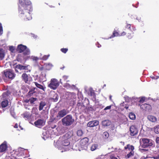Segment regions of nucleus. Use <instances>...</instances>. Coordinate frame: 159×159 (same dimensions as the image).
<instances>
[{"mask_svg":"<svg viewBox=\"0 0 159 159\" xmlns=\"http://www.w3.org/2000/svg\"><path fill=\"white\" fill-rule=\"evenodd\" d=\"M19 0V12L25 20L32 19L30 12L32 11L31 2L29 0H24V2Z\"/></svg>","mask_w":159,"mask_h":159,"instance_id":"nucleus-1","label":"nucleus"},{"mask_svg":"<svg viewBox=\"0 0 159 159\" xmlns=\"http://www.w3.org/2000/svg\"><path fill=\"white\" fill-rule=\"evenodd\" d=\"M70 136L68 133L61 136L58 140L56 142H54V145L61 152L68 151L72 149L70 145L69 139Z\"/></svg>","mask_w":159,"mask_h":159,"instance_id":"nucleus-2","label":"nucleus"},{"mask_svg":"<svg viewBox=\"0 0 159 159\" xmlns=\"http://www.w3.org/2000/svg\"><path fill=\"white\" fill-rule=\"evenodd\" d=\"M139 142L141 147L143 148H146L152 146L153 142L152 140L146 138L140 139Z\"/></svg>","mask_w":159,"mask_h":159,"instance_id":"nucleus-3","label":"nucleus"},{"mask_svg":"<svg viewBox=\"0 0 159 159\" xmlns=\"http://www.w3.org/2000/svg\"><path fill=\"white\" fill-rule=\"evenodd\" d=\"M75 120L70 115H67L61 119L62 124L65 126H68L71 125L74 122Z\"/></svg>","mask_w":159,"mask_h":159,"instance_id":"nucleus-4","label":"nucleus"},{"mask_svg":"<svg viewBox=\"0 0 159 159\" xmlns=\"http://www.w3.org/2000/svg\"><path fill=\"white\" fill-rule=\"evenodd\" d=\"M17 51L20 53L23 52L25 55H29L30 53V50L27 48L26 46L22 44L18 45Z\"/></svg>","mask_w":159,"mask_h":159,"instance_id":"nucleus-5","label":"nucleus"},{"mask_svg":"<svg viewBox=\"0 0 159 159\" xmlns=\"http://www.w3.org/2000/svg\"><path fill=\"white\" fill-rule=\"evenodd\" d=\"M89 141V139L87 137L83 139L80 141V147L82 149L87 150Z\"/></svg>","mask_w":159,"mask_h":159,"instance_id":"nucleus-6","label":"nucleus"},{"mask_svg":"<svg viewBox=\"0 0 159 159\" xmlns=\"http://www.w3.org/2000/svg\"><path fill=\"white\" fill-rule=\"evenodd\" d=\"M4 74L7 78L12 79L15 76L14 71L10 69L6 70L3 71Z\"/></svg>","mask_w":159,"mask_h":159,"instance_id":"nucleus-7","label":"nucleus"},{"mask_svg":"<svg viewBox=\"0 0 159 159\" xmlns=\"http://www.w3.org/2000/svg\"><path fill=\"white\" fill-rule=\"evenodd\" d=\"M59 84L57 80L52 79L51 80L50 83L48 84V87L52 89L55 90L59 86Z\"/></svg>","mask_w":159,"mask_h":159,"instance_id":"nucleus-8","label":"nucleus"},{"mask_svg":"<svg viewBox=\"0 0 159 159\" xmlns=\"http://www.w3.org/2000/svg\"><path fill=\"white\" fill-rule=\"evenodd\" d=\"M69 112L67 109H63L59 111L58 114L57 116V119H60L66 115Z\"/></svg>","mask_w":159,"mask_h":159,"instance_id":"nucleus-9","label":"nucleus"},{"mask_svg":"<svg viewBox=\"0 0 159 159\" xmlns=\"http://www.w3.org/2000/svg\"><path fill=\"white\" fill-rule=\"evenodd\" d=\"M27 152V150L20 148H18L17 151L16 152V154L19 156H23Z\"/></svg>","mask_w":159,"mask_h":159,"instance_id":"nucleus-10","label":"nucleus"},{"mask_svg":"<svg viewBox=\"0 0 159 159\" xmlns=\"http://www.w3.org/2000/svg\"><path fill=\"white\" fill-rule=\"evenodd\" d=\"M130 135L134 136L136 135L138 133V129L134 125L131 126L130 128Z\"/></svg>","mask_w":159,"mask_h":159,"instance_id":"nucleus-11","label":"nucleus"},{"mask_svg":"<svg viewBox=\"0 0 159 159\" xmlns=\"http://www.w3.org/2000/svg\"><path fill=\"white\" fill-rule=\"evenodd\" d=\"M45 121L43 119H38L34 123L35 125L38 127L40 126H43L45 124Z\"/></svg>","mask_w":159,"mask_h":159,"instance_id":"nucleus-12","label":"nucleus"},{"mask_svg":"<svg viewBox=\"0 0 159 159\" xmlns=\"http://www.w3.org/2000/svg\"><path fill=\"white\" fill-rule=\"evenodd\" d=\"M141 108L146 111H150L151 110V106L148 104H144L140 106Z\"/></svg>","mask_w":159,"mask_h":159,"instance_id":"nucleus-13","label":"nucleus"},{"mask_svg":"<svg viewBox=\"0 0 159 159\" xmlns=\"http://www.w3.org/2000/svg\"><path fill=\"white\" fill-rule=\"evenodd\" d=\"M7 142L6 141H4L0 145V152H5L7 150Z\"/></svg>","mask_w":159,"mask_h":159,"instance_id":"nucleus-14","label":"nucleus"},{"mask_svg":"<svg viewBox=\"0 0 159 159\" xmlns=\"http://www.w3.org/2000/svg\"><path fill=\"white\" fill-rule=\"evenodd\" d=\"M99 121L97 120H93L89 122L87 124V126L89 127H93L98 125L99 124Z\"/></svg>","mask_w":159,"mask_h":159,"instance_id":"nucleus-15","label":"nucleus"},{"mask_svg":"<svg viewBox=\"0 0 159 159\" xmlns=\"http://www.w3.org/2000/svg\"><path fill=\"white\" fill-rule=\"evenodd\" d=\"M46 106V103L44 101H41L39 105V111H41L43 109L44 107L46 108L45 106Z\"/></svg>","mask_w":159,"mask_h":159,"instance_id":"nucleus-16","label":"nucleus"},{"mask_svg":"<svg viewBox=\"0 0 159 159\" xmlns=\"http://www.w3.org/2000/svg\"><path fill=\"white\" fill-rule=\"evenodd\" d=\"M147 118L149 121L152 122H155L157 121V118L152 115H148V116Z\"/></svg>","mask_w":159,"mask_h":159,"instance_id":"nucleus-17","label":"nucleus"},{"mask_svg":"<svg viewBox=\"0 0 159 159\" xmlns=\"http://www.w3.org/2000/svg\"><path fill=\"white\" fill-rule=\"evenodd\" d=\"M22 115L25 120L30 119L31 116V115L30 113L27 112H25L23 114H22Z\"/></svg>","mask_w":159,"mask_h":159,"instance_id":"nucleus-18","label":"nucleus"},{"mask_svg":"<svg viewBox=\"0 0 159 159\" xmlns=\"http://www.w3.org/2000/svg\"><path fill=\"white\" fill-rule=\"evenodd\" d=\"M124 148L125 149H128V150L130 151H134V147L132 145L127 144L125 147Z\"/></svg>","mask_w":159,"mask_h":159,"instance_id":"nucleus-19","label":"nucleus"},{"mask_svg":"<svg viewBox=\"0 0 159 159\" xmlns=\"http://www.w3.org/2000/svg\"><path fill=\"white\" fill-rule=\"evenodd\" d=\"M111 122L108 120H105L102 122V124L104 126H107L110 125Z\"/></svg>","mask_w":159,"mask_h":159,"instance_id":"nucleus-20","label":"nucleus"},{"mask_svg":"<svg viewBox=\"0 0 159 159\" xmlns=\"http://www.w3.org/2000/svg\"><path fill=\"white\" fill-rule=\"evenodd\" d=\"M46 75L45 73H42L41 75L39 76V79L40 80L42 81H46Z\"/></svg>","mask_w":159,"mask_h":159,"instance_id":"nucleus-21","label":"nucleus"},{"mask_svg":"<svg viewBox=\"0 0 159 159\" xmlns=\"http://www.w3.org/2000/svg\"><path fill=\"white\" fill-rule=\"evenodd\" d=\"M134 151H130L125 156V159L129 158L134 155Z\"/></svg>","mask_w":159,"mask_h":159,"instance_id":"nucleus-22","label":"nucleus"},{"mask_svg":"<svg viewBox=\"0 0 159 159\" xmlns=\"http://www.w3.org/2000/svg\"><path fill=\"white\" fill-rule=\"evenodd\" d=\"M22 77L25 82H27L28 80V76L27 74L25 73L23 74L22 75Z\"/></svg>","mask_w":159,"mask_h":159,"instance_id":"nucleus-23","label":"nucleus"},{"mask_svg":"<svg viewBox=\"0 0 159 159\" xmlns=\"http://www.w3.org/2000/svg\"><path fill=\"white\" fill-rule=\"evenodd\" d=\"M34 83L35 85L37 88L40 89H42L43 91L45 90V87H44L43 85L38 83L36 82H34Z\"/></svg>","mask_w":159,"mask_h":159,"instance_id":"nucleus-24","label":"nucleus"},{"mask_svg":"<svg viewBox=\"0 0 159 159\" xmlns=\"http://www.w3.org/2000/svg\"><path fill=\"white\" fill-rule=\"evenodd\" d=\"M8 103V101L7 100H5L1 103L2 107L3 108L7 106Z\"/></svg>","mask_w":159,"mask_h":159,"instance_id":"nucleus-25","label":"nucleus"},{"mask_svg":"<svg viewBox=\"0 0 159 159\" xmlns=\"http://www.w3.org/2000/svg\"><path fill=\"white\" fill-rule=\"evenodd\" d=\"M152 130L154 131L156 134L159 133V125L155 126Z\"/></svg>","mask_w":159,"mask_h":159,"instance_id":"nucleus-26","label":"nucleus"},{"mask_svg":"<svg viewBox=\"0 0 159 159\" xmlns=\"http://www.w3.org/2000/svg\"><path fill=\"white\" fill-rule=\"evenodd\" d=\"M16 68H18L20 70H24L26 68V66H23L20 65H18L16 66Z\"/></svg>","mask_w":159,"mask_h":159,"instance_id":"nucleus-27","label":"nucleus"},{"mask_svg":"<svg viewBox=\"0 0 159 159\" xmlns=\"http://www.w3.org/2000/svg\"><path fill=\"white\" fill-rule=\"evenodd\" d=\"M98 147V145L96 144H92L91 147H90V150L92 151H93L95 150Z\"/></svg>","mask_w":159,"mask_h":159,"instance_id":"nucleus-28","label":"nucleus"},{"mask_svg":"<svg viewBox=\"0 0 159 159\" xmlns=\"http://www.w3.org/2000/svg\"><path fill=\"white\" fill-rule=\"evenodd\" d=\"M129 117L131 120H134L136 118L135 115L133 113H130L129 114Z\"/></svg>","mask_w":159,"mask_h":159,"instance_id":"nucleus-29","label":"nucleus"},{"mask_svg":"<svg viewBox=\"0 0 159 159\" xmlns=\"http://www.w3.org/2000/svg\"><path fill=\"white\" fill-rule=\"evenodd\" d=\"M63 86H64V87H65L67 89L72 88V86H73V87L74 86V85H70L68 83H67L65 84H64Z\"/></svg>","mask_w":159,"mask_h":159,"instance_id":"nucleus-30","label":"nucleus"},{"mask_svg":"<svg viewBox=\"0 0 159 159\" xmlns=\"http://www.w3.org/2000/svg\"><path fill=\"white\" fill-rule=\"evenodd\" d=\"M35 88H33L31 90H30L28 93V95L30 96L32 95L34 93H35Z\"/></svg>","mask_w":159,"mask_h":159,"instance_id":"nucleus-31","label":"nucleus"},{"mask_svg":"<svg viewBox=\"0 0 159 159\" xmlns=\"http://www.w3.org/2000/svg\"><path fill=\"white\" fill-rule=\"evenodd\" d=\"M77 134L79 136H81L83 134V132L82 130L79 129L77 131Z\"/></svg>","mask_w":159,"mask_h":159,"instance_id":"nucleus-32","label":"nucleus"},{"mask_svg":"<svg viewBox=\"0 0 159 159\" xmlns=\"http://www.w3.org/2000/svg\"><path fill=\"white\" fill-rule=\"evenodd\" d=\"M119 36L120 35L119 34V33L117 32H116L115 31L113 33V35L110 37V38L111 39L114 37L118 36Z\"/></svg>","mask_w":159,"mask_h":159,"instance_id":"nucleus-33","label":"nucleus"},{"mask_svg":"<svg viewBox=\"0 0 159 159\" xmlns=\"http://www.w3.org/2000/svg\"><path fill=\"white\" fill-rule=\"evenodd\" d=\"M49 56V55H44L42 58L39 57V59L46 60L48 58Z\"/></svg>","mask_w":159,"mask_h":159,"instance_id":"nucleus-34","label":"nucleus"},{"mask_svg":"<svg viewBox=\"0 0 159 159\" xmlns=\"http://www.w3.org/2000/svg\"><path fill=\"white\" fill-rule=\"evenodd\" d=\"M103 136L105 138H107L109 136V134L108 132H105L103 133Z\"/></svg>","mask_w":159,"mask_h":159,"instance_id":"nucleus-35","label":"nucleus"},{"mask_svg":"<svg viewBox=\"0 0 159 159\" xmlns=\"http://www.w3.org/2000/svg\"><path fill=\"white\" fill-rule=\"evenodd\" d=\"M54 97H55V98H53L54 100V101L55 102L57 101L58 98V95L57 94H55L54 95Z\"/></svg>","mask_w":159,"mask_h":159,"instance_id":"nucleus-36","label":"nucleus"},{"mask_svg":"<svg viewBox=\"0 0 159 159\" xmlns=\"http://www.w3.org/2000/svg\"><path fill=\"white\" fill-rule=\"evenodd\" d=\"M36 100V98H31L29 99L30 102L31 103H33Z\"/></svg>","mask_w":159,"mask_h":159,"instance_id":"nucleus-37","label":"nucleus"},{"mask_svg":"<svg viewBox=\"0 0 159 159\" xmlns=\"http://www.w3.org/2000/svg\"><path fill=\"white\" fill-rule=\"evenodd\" d=\"M4 57V55L3 52L1 50H0V58L2 59Z\"/></svg>","mask_w":159,"mask_h":159,"instance_id":"nucleus-38","label":"nucleus"},{"mask_svg":"<svg viewBox=\"0 0 159 159\" xmlns=\"http://www.w3.org/2000/svg\"><path fill=\"white\" fill-rule=\"evenodd\" d=\"M9 50L12 52H13L15 50V48L12 46L9 47Z\"/></svg>","mask_w":159,"mask_h":159,"instance_id":"nucleus-39","label":"nucleus"},{"mask_svg":"<svg viewBox=\"0 0 159 159\" xmlns=\"http://www.w3.org/2000/svg\"><path fill=\"white\" fill-rule=\"evenodd\" d=\"M145 100V97H142L138 99L139 101L140 102H143Z\"/></svg>","mask_w":159,"mask_h":159,"instance_id":"nucleus-40","label":"nucleus"},{"mask_svg":"<svg viewBox=\"0 0 159 159\" xmlns=\"http://www.w3.org/2000/svg\"><path fill=\"white\" fill-rule=\"evenodd\" d=\"M31 58L34 61H37L39 59V58H38L36 57H34V56H32L31 57Z\"/></svg>","mask_w":159,"mask_h":159,"instance_id":"nucleus-41","label":"nucleus"},{"mask_svg":"<svg viewBox=\"0 0 159 159\" xmlns=\"http://www.w3.org/2000/svg\"><path fill=\"white\" fill-rule=\"evenodd\" d=\"M68 49L67 48H61V51L64 53H66Z\"/></svg>","mask_w":159,"mask_h":159,"instance_id":"nucleus-42","label":"nucleus"},{"mask_svg":"<svg viewBox=\"0 0 159 159\" xmlns=\"http://www.w3.org/2000/svg\"><path fill=\"white\" fill-rule=\"evenodd\" d=\"M3 30L2 24L0 23V35H1L2 34Z\"/></svg>","mask_w":159,"mask_h":159,"instance_id":"nucleus-43","label":"nucleus"},{"mask_svg":"<svg viewBox=\"0 0 159 159\" xmlns=\"http://www.w3.org/2000/svg\"><path fill=\"white\" fill-rule=\"evenodd\" d=\"M126 25L125 26L126 28H128L130 29L131 25L130 24H128L127 23H126Z\"/></svg>","mask_w":159,"mask_h":159,"instance_id":"nucleus-44","label":"nucleus"},{"mask_svg":"<svg viewBox=\"0 0 159 159\" xmlns=\"http://www.w3.org/2000/svg\"><path fill=\"white\" fill-rule=\"evenodd\" d=\"M68 78V76L67 75H64L62 77V78L64 81H66Z\"/></svg>","mask_w":159,"mask_h":159,"instance_id":"nucleus-45","label":"nucleus"},{"mask_svg":"<svg viewBox=\"0 0 159 159\" xmlns=\"http://www.w3.org/2000/svg\"><path fill=\"white\" fill-rule=\"evenodd\" d=\"M111 105H110L109 106H108L107 107H106L104 108V110H107L110 109H111Z\"/></svg>","mask_w":159,"mask_h":159,"instance_id":"nucleus-46","label":"nucleus"},{"mask_svg":"<svg viewBox=\"0 0 159 159\" xmlns=\"http://www.w3.org/2000/svg\"><path fill=\"white\" fill-rule=\"evenodd\" d=\"M154 159H159V155L157 156H154L152 157Z\"/></svg>","mask_w":159,"mask_h":159,"instance_id":"nucleus-47","label":"nucleus"},{"mask_svg":"<svg viewBox=\"0 0 159 159\" xmlns=\"http://www.w3.org/2000/svg\"><path fill=\"white\" fill-rule=\"evenodd\" d=\"M90 94L91 96H95V94L94 92H93L92 91H90Z\"/></svg>","mask_w":159,"mask_h":159,"instance_id":"nucleus-48","label":"nucleus"},{"mask_svg":"<svg viewBox=\"0 0 159 159\" xmlns=\"http://www.w3.org/2000/svg\"><path fill=\"white\" fill-rule=\"evenodd\" d=\"M32 37H33L35 39L37 37V36L36 35H35L34 34H32Z\"/></svg>","mask_w":159,"mask_h":159,"instance_id":"nucleus-49","label":"nucleus"},{"mask_svg":"<svg viewBox=\"0 0 159 159\" xmlns=\"http://www.w3.org/2000/svg\"><path fill=\"white\" fill-rule=\"evenodd\" d=\"M139 150L141 152H142L143 151H146V150L145 149H141L140 148H139Z\"/></svg>","mask_w":159,"mask_h":159,"instance_id":"nucleus-50","label":"nucleus"},{"mask_svg":"<svg viewBox=\"0 0 159 159\" xmlns=\"http://www.w3.org/2000/svg\"><path fill=\"white\" fill-rule=\"evenodd\" d=\"M156 141L157 143H159V137H157V138Z\"/></svg>","mask_w":159,"mask_h":159,"instance_id":"nucleus-51","label":"nucleus"},{"mask_svg":"<svg viewBox=\"0 0 159 159\" xmlns=\"http://www.w3.org/2000/svg\"><path fill=\"white\" fill-rule=\"evenodd\" d=\"M96 45L98 48H100L101 46V45L99 44L98 43L96 44Z\"/></svg>","mask_w":159,"mask_h":159,"instance_id":"nucleus-52","label":"nucleus"},{"mask_svg":"<svg viewBox=\"0 0 159 159\" xmlns=\"http://www.w3.org/2000/svg\"><path fill=\"white\" fill-rule=\"evenodd\" d=\"M126 34V33L125 32H123L122 34H121L120 35V36H122V35H125Z\"/></svg>","mask_w":159,"mask_h":159,"instance_id":"nucleus-53","label":"nucleus"},{"mask_svg":"<svg viewBox=\"0 0 159 159\" xmlns=\"http://www.w3.org/2000/svg\"><path fill=\"white\" fill-rule=\"evenodd\" d=\"M25 102L26 103H28L30 102L29 100L26 99L25 100Z\"/></svg>","mask_w":159,"mask_h":159,"instance_id":"nucleus-54","label":"nucleus"},{"mask_svg":"<svg viewBox=\"0 0 159 159\" xmlns=\"http://www.w3.org/2000/svg\"><path fill=\"white\" fill-rule=\"evenodd\" d=\"M14 127H15V128H18V125H17V124H16L15 125V126H14Z\"/></svg>","mask_w":159,"mask_h":159,"instance_id":"nucleus-55","label":"nucleus"},{"mask_svg":"<svg viewBox=\"0 0 159 159\" xmlns=\"http://www.w3.org/2000/svg\"><path fill=\"white\" fill-rule=\"evenodd\" d=\"M130 35V34H128V37L129 38V39H130L132 38V37L131 36H129V35Z\"/></svg>","mask_w":159,"mask_h":159,"instance_id":"nucleus-56","label":"nucleus"},{"mask_svg":"<svg viewBox=\"0 0 159 159\" xmlns=\"http://www.w3.org/2000/svg\"><path fill=\"white\" fill-rule=\"evenodd\" d=\"M134 19L137 20L139 21L140 20V19L139 18L137 17V16H136V18H134Z\"/></svg>","mask_w":159,"mask_h":159,"instance_id":"nucleus-57","label":"nucleus"},{"mask_svg":"<svg viewBox=\"0 0 159 159\" xmlns=\"http://www.w3.org/2000/svg\"><path fill=\"white\" fill-rule=\"evenodd\" d=\"M111 159H118L115 157H111Z\"/></svg>","mask_w":159,"mask_h":159,"instance_id":"nucleus-58","label":"nucleus"},{"mask_svg":"<svg viewBox=\"0 0 159 159\" xmlns=\"http://www.w3.org/2000/svg\"><path fill=\"white\" fill-rule=\"evenodd\" d=\"M48 66H50V67H52V65L51 64H50V63H49L48 64Z\"/></svg>","mask_w":159,"mask_h":159,"instance_id":"nucleus-59","label":"nucleus"},{"mask_svg":"<svg viewBox=\"0 0 159 159\" xmlns=\"http://www.w3.org/2000/svg\"><path fill=\"white\" fill-rule=\"evenodd\" d=\"M56 126H57L56 125H54V126L53 127H52V129L55 128H56Z\"/></svg>","mask_w":159,"mask_h":159,"instance_id":"nucleus-60","label":"nucleus"},{"mask_svg":"<svg viewBox=\"0 0 159 159\" xmlns=\"http://www.w3.org/2000/svg\"><path fill=\"white\" fill-rule=\"evenodd\" d=\"M151 77L152 78V79H157L158 78L157 77V78H155V77Z\"/></svg>","mask_w":159,"mask_h":159,"instance_id":"nucleus-61","label":"nucleus"},{"mask_svg":"<svg viewBox=\"0 0 159 159\" xmlns=\"http://www.w3.org/2000/svg\"><path fill=\"white\" fill-rule=\"evenodd\" d=\"M125 107L126 109H127L128 108V107L125 106Z\"/></svg>","mask_w":159,"mask_h":159,"instance_id":"nucleus-62","label":"nucleus"},{"mask_svg":"<svg viewBox=\"0 0 159 159\" xmlns=\"http://www.w3.org/2000/svg\"><path fill=\"white\" fill-rule=\"evenodd\" d=\"M6 94L5 93H3L2 94V96L4 97L5 96V95H6Z\"/></svg>","mask_w":159,"mask_h":159,"instance_id":"nucleus-63","label":"nucleus"},{"mask_svg":"<svg viewBox=\"0 0 159 159\" xmlns=\"http://www.w3.org/2000/svg\"><path fill=\"white\" fill-rule=\"evenodd\" d=\"M60 82L61 84H62V82H61V79H60Z\"/></svg>","mask_w":159,"mask_h":159,"instance_id":"nucleus-64","label":"nucleus"}]
</instances>
